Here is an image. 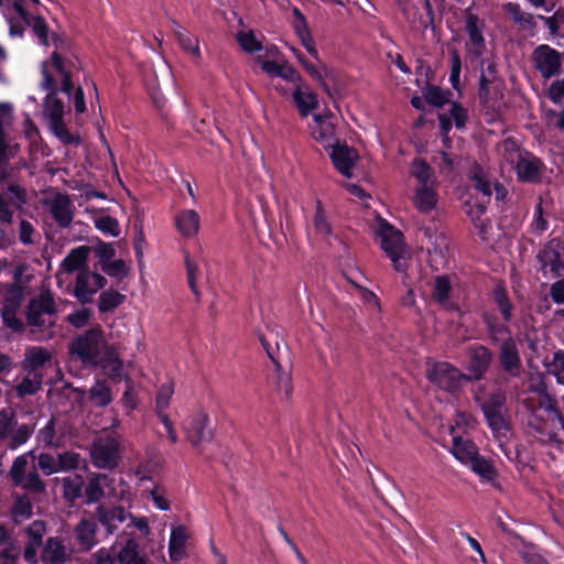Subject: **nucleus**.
Here are the masks:
<instances>
[{"label": "nucleus", "instance_id": "16", "mask_svg": "<svg viewBox=\"0 0 564 564\" xmlns=\"http://www.w3.org/2000/svg\"><path fill=\"white\" fill-rule=\"evenodd\" d=\"M254 61L260 64L261 69L270 77H280L286 82L293 83L294 86L303 83L301 74L288 64L280 65L274 61L263 59L260 55L257 56Z\"/></svg>", "mask_w": 564, "mask_h": 564}, {"label": "nucleus", "instance_id": "60", "mask_svg": "<svg viewBox=\"0 0 564 564\" xmlns=\"http://www.w3.org/2000/svg\"><path fill=\"white\" fill-rule=\"evenodd\" d=\"M425 101L435 107H442L447 102L444 91L435 85H429L424 93Z\"/></svg>", "mask_w": 564, "mask_h": 564}, {"label": "nucleus", "instance_id": "54", "mask_svg": "<svg viewBox=\"0 0 564 564\" xmlns=\"http://www.w3.org/2000/svg\"><path fill=\"white\" fill-rule=\"evenodd\" d=\"M18 422L14 419L13 413L7 409L0 410V442H6L11 435V432Z\"/></svg>", "mask_w": 564, "mask_h": 564}, {"label": "nucleus", "instance_id": "22", "mask_svg": "<svg viewBox=\"0 0 564 564\" xmlns=\"http://www.w3.org/2000/svg\"><path fill=\"white\" fill-rule=\"evenodd\" d=\"M315 126L312 128V137L315 141L323 144L325 149L334 145L336 141L335 131L336 127L328 120L327 116L317 113L313 116Z\"/></svg>", "mask_w": 564, "mask_h": 564}, {"label": "nucleus", "instance_id": "52", "mask_svg": "<svg viewBox=\"0 0 564 564\" xmlns=\"http://www.w3.org/2000/svg\"><path fill=\"white\" fill-rule=\"evenodd\" d=\"M412 174L421 185H430L432 182V167L424 160L415 159L413 161Z\"/></svg>", "mask_w": 564, "mask_h": 564}, {"label": "nucleus", "instance_id": "25", "mask_svg": "<svg viewBox=\"0 0 564 564\" xmlns=\"http://www.w3.org/2000/svg\"><path fill=\"white\" fill-rule=\"evenodd\" d=\"M85 478L74 474L62 478V497L69 505L75 506L77 500L84 498Z\"/></svg>", "mask_w": 564, "mask_h": 564}, {"label": "nucleus", "instance_id": "10", "mask_svg": "<svg viewBox=\"0 0 564 564\" xmlns=\"http://www.w3.org/2000/svg\"><path fill=\"white\" fill-rule=\"evenodd\" d=\"M184 432L186 440L193 447H197L204 442H210L214 437V429L210 426L209 416L203 411L192 414L184 422Z\"/></svg>", "mask_w": 564, "mask_h": 564}, {"label": "nucleus", "instance_id": "12", "mask_svg": "<svg viewBox=\"0 0 564 564\" xmlns=\"http://www.w3.org/2000/svg\"><path fill=\"white\" fill-rule=\"evenodd\" d=\"M57 308L54 299L50 292L41 293L37 299H32L25 312L26 323L35 328H42L45 325L44 315H55Z\"/></svg>", "mask_w": 564, "mask_h": 564}, {"label": "nucleus", "instance_id": "21", "mask_svg": "<svg viewBox=\"0 0 564 564\" xmlns=\"http://www.w3.org/2000/svg\"><path fill=\"white\" fill-rule=\"evenodd\" d=\"M328 149L332 150L329 156L335 169L341 175L349 177L356 160L354 150L347 144H340L338 141Z\"/></svg>", "mask_w": 564, "mask_h": 564}, {"label": "nucleus", "instance_id": "33", "mask_svg": "<svg viewBox=\"0 0 564 564\" xmlns=\"http://www.w3.org/2000/svg\"><path fill=\"white\" fill-rule=\"evenodd\" d=\"M90 248L88 246H79L69 251L65 259L61 263L63 271L67 273L80 270L86 265L87 258L89 256Z\"/></svg>", "mask_w": 564, "mask_h": 564}, {"label": "nucleus", "instance_id": "30", "mask_svg": "<svg viewBox=\"0 0 564 564\" xmlns=\"http://www.w3.org/2000/svg\"><path fill=\"white\" fill-rule=\"evenodd\" d=\"M260 341L264 350L267 351L269 358L273 361L275 366V376H276V388L280 392H283L285 398L289 399L292 393V379L289 372L283 371L281 369V365L275 360L271 346L268 340L260 336Z\"/></svg>", "mask_w": 564, "mask_h": 564}, {"label": "nucleus", "instance_id": "53", "mask_svg": "<svg viewBox=\"0 0 564 564\" xmlns=\"http://www.w3.org/2000/svg\"><path fill=\"white\" fill-rule=\"evenodd\" d=\"M95 227L106 235L118 237L120 235V225L117 218L109 215L100 216L94 221Z\"/></svg>", "mask_w": 564, "mask_h": 564}, {"label": "nucleus", "instance_id": "7", "mask_svg": "<svg viewBox=\"0 0 564 564\" xmlns=\"http://www.w3.org/2000/svg\"><path fill=\"white\" fill-rule=\"evenodd\" d=\"M468 364L466 367L468 382L480 381L485 378L494 360V352L482 344L469 345L466 349Z\"/></svg>", "mask_w": 564, "mask_h": 564}, {"label": "nucleus", "instance_id": "50", "mask_svg": "<svg viewBox=\"0 0 564 564\" xmlns=\"http://www.w3.org/2000/svg\"><path fill=\"white\" fill-rule=\"evenodd\" d=\"M42 384V375L34 373L33 377L30 375L22 379V381L17 386V393L19 397H26L35 394Z\"/></svg>", "mask_w": 564, "mask_h": 564}, {"label": "nucleus", "instance_id": "19", "mask_svg": "<svg viewBox=\"0 0 564 564\" xmlns=\"http://www.w3.org/2000/svg\"><path fill=\"white\" fill-rule=\"evenodd\" d=\"M452 284L447 274L436 275L434 278L431 296L441 307L446 311H455L462 314L457 304L449 303Z\"/></svg>", "mask_w": 564, "mask_h": 564}, {"label": "nucleus", "instance_id": "36", "mask_svg": "<svg viewBox=\"0 0 564 564\" xmlns=\"http://www.w3.org/2000/svg\"><path fill=\"white\" fill-rule=\"evenodd\" d=\"M480 317L490 339L497 340L499 335H510L508 323H501L495 313L485 311Z\"/></svg>", "mask_w": 564, "mask_h": 564}, {"label": "nucleus", "instance_id": "51", "mask_svg": "<svg viewBox=\"0 0 564 564\" xmlns=\"http://www.w3.org/2000/svg\"><path fill=\"white\" fill-rule=\"evenodd\" d=\"M101 270L110 278L123 280L128 276L129 268L122 259L109 260L100 265Z\"/></svg>", "mask_w": 564, "mask_h": 564}, {"label": "nucleus", "instance_id": "8", "mask_svg": "<svg viewBox=\"0 0 564 564\" xmlns=\"http://www.w3.org/2000/svg\"><path fill=\"white\" fill-rule=\"evenodd\" d=\"M485 23L470 9L465 10V30L468 34V41L465 43V50L471 62L482 57L486 51V41L482 34Z\"/></svg>", "mask_w": 564, "mask_h": 564}, {"label": "nucleus", "instance_id": "15", "mask_svg": "<svg viewBox=\"0 0 564 564\" xmlns=\"http://www.w3.org/2000/svg\"><path fill=\"white\" fill-rule=\"evenodd\" d=\"M95 518L105 528L107 534H113L127 519V512L121 506L99 503L95 509Z\"/></svg>", "mask_w": 564, "mask_h": 564}, {"label": "nucleus", "instance_id": "13", "mask_svg": "<svg viewBox=\"0 0 564 564\" xmlns=\"http://www.w3.org/2000/svg\"><path fill=\"white\" fill-rule=\"evenodd\" d=\"M498 359L501 369L510 377H519L522 371V361L520 358L518 345L512 337L505 339L498 351Z\"/></svg>", "mask_w": 564, "mask_h": 564}, {"label": "nucleus", "instance_id": "29", "mask_svg": "<svg viewBox=\"0 0 564 564\" xmlns=\"http://www.w3.org/2000/svg\"><path fill=\"white\" fill-rule=\"evenodd\" d=\"M118 564H148L147 556L141 554L135 539H128L116 555Z\"/></svg>", "mask_w": 564, "mask_h": 564}, {"label": "nucleus", "instance_id": "14", "mask_svg": "<svg viewBox=\"0 0 564 564\" xmlns=\"http://www.w3.org/2000/svg\"><path fill=\"white\" fill-rule=\"evenodd\" d=\"M514 169L520 182L534 184L540 182L545 165L541 159L532 153L525 152V154L519 155Z\"/></svg>", "mask_w": 564, "mask_h": 564}, {"label": "nucleus", "instance_id": "57", "mask_svg": "<svg viewBox=\"0 0 564 564\" xmlns=\"http://www.w3.org/2000/svg\"><path fill=\"white\" fill-rule=\"evenodd\" d=\"M480 59V76L482 86L485 87L488 79L490 80H503L499 77L496 63L489 58H479Z\"/></svg>", "mask_w": 564, "mask_h": 564}, {"label": "nucleus", "instance_id": "45", "mask_svg": "<svg viewBox=\"0 0 564 564\" xmlns=\"http://www.w3.org/2000/svg\"><path fill=\"white\" fill-rule=\"evenodd\" d=\"M24 24L32 29L41 45L48 46V25L43 17L32 14Z\"/></svg>", "mask_w": 564, "mask_h": 564}, {"label": "nucleus", "instance_id": "62", "mask_svg": "<svg viewBox=\"0 0 564 564\" xmlns=\"http://www.w3.org/2000/svg\"><path fill=\"white\" fill-rule=\"evenodd\" d=\"M91 317V311L86 307L78 308L68 314L66 321L75 328L85 327Z\"/></svg>", "mask_w": 564, "mask_h": 564}, {"label": "nucleus", "instance_id": "49", "mask_svg": "<svg viewBox=\"0 0 564 564\" xmlns=\"http://www.w3.org/2000/svg\"><path fill=\"white\" fill-rule=\"evenodd\" d=\"M313 226L316 234L328 237L333 232L332 225L326 216L325 209L321 200L316 202V210L313 219Z\"/></svg>", "mask_w": 564, "mask_h": 564}, {"label": "nucleus", "instance_id": "24", "mask_svg": "<svg viewBox=\"0 0 564 564\" xmlns=\"http://www.w3.org/2000/svg\"><path fill=\"white\" fill-rule=\"evenodd\" d=\"M200 217L194 209H184L176 214L175 226L182 237L189 239L198 234Z\"/></svg>", "mask_w": 564, "mask_h": 564}, {"label": "nucleus", "instance_id": "43", "mask_svg": "<svg viewBox=\"0 0 564 564\" xmlns=\"http://www.w3.org/2000/svg\"><path fill=\"white\" fill-rule=\"evenodd\" d=\"M34 433V425L21 424L13 427L6 445L10 449H17L25 444Z\"/></svg>", "mask_w": 564, "mask_h": 564}, {"label": "nucleus", "instance_id": "20", "mask_svg": "<svg viewBox=\"0 0 564 564\" xmlns=\"http://www.w3.org/2000/svg\"><path fill=\"white\" fill-rule=\"evenodd\" d=\"M478 98L482 108L495 110L503 98V80L488 79L484 87L481 78H479Z\"/></svg>", "mask_w": 564, "mask_h": 564}, {"label": "nucleus", "instance_id": "28", "mask_svg": "<svg viewBox=\"0 0 564 564\" xmlns=\"http://www.w3.org/2000/svg\"><path fill=\"white\" fill-rule=\"evenodd\" d=\"M52 359L51 352L41 346H35L26 349L24 359L22 361V368L29 373L36 372V370L43 368Z\"/></svg>", "mask_w": 564, "mask_h": 564}, {"label": "nucleus", "instance_id": "37", "mask_svg": "<svg viewBox=\"0 0 564 564\" xmlns=\"http://www.w3.org/2000/svg\"><path fill=\"white\" fill-rule=\"evenodd\" d=\"M51 61L54 69L63 76L59 90L70 99L76 89L72 80L70 72L65 68L63 57L59 53L53 52L51 55Z\"/></svg>", "mask_w": 564, "mask_h": 564}, {"label": "nucleus", "instance_id": "56", "mask_svg": "<svg viewBox=\"0 0 564 564\" xmlns=\"http://www.w3.org/2000/svg\"><path fill=\"white\" fill-rule=\"evenodd\" d=\"M451 73H449V83L452 87L456 90L460 88V72H462V59L457 52V50L453 48L451 51Z\"/></svg>", "mask_w": 564, "mask_h": 564}, {"label": "nucleus", "instance_id": "32", "mask_svg": "<svg viewBox=\"0 0 564 564\" xmlns=\"http://www.w3.org/2000/svg\"><path fill=\"white\" fill-rule=\"evenodd\" d=\"M187 540L186 529L182 525L171 531L169 541V555L172 562H180L185 555V543Z\"/></svg>", "mask_w": 564, "mask_h": 564}, {"label": "nucleus", "instance_id": "1", "mask_svg": "<svg viewBox=\"0 0 564 564\" xmlns=\"http://www.w3.org/2000/svg\"><path fill=\"white\" fill-rule=\"evenodd\" d=\"M68 355L83 368H104L106 361L113 359L115 347L107 341L101 326L96 325L70 339Z\"/></svg>", "mask_w": 564, "mask_h": 564}, {"label": "nucleus", "instance_id": "55", "mask_svg": "<svg viewBox=\"0 0 564 564\" xmlns=\"http://www.w3.org/2000/svg\"><path fill=\"white\" fill-rule=\"evenodd\" d=\"M80 463V455L74 452H64L57 455L58 471L77 469Z\"/></svg>", "mask_w": 564, "mask_h": 564}, {"label": "nucleus", "instance_id": "18", "mask_svg": "<svg viewBox=\"0 0 564 564\" xmlns=\"http://www.w3.org/2000/svg\"><path fill=\"white\" fill-rule=\"evenodd\" d=\"M109 480L106 474L90 473L87 482L85 481L83 503L86 506L99 503L105 497V486Z\"/></svg>", "mask_w": 564, "mask_h": 564}, {"label": "nucleus", "instance_id": "2", "mask_svg": "<svg viewBox=\"0 0 564 564\" xmlns=\"http://www.w3.org/2000/svg\"><path fill=\"white\" fill-rule=\"evenodd\" d=\"M35 459L34 449L15 457L9 470V477L13 486L33 495H41L45 492L46 485L37 473Z\"/></svg>", "mask_w": 564, "mask_h": 564}, {"label": "nucleus", "instance_id": "4", "mask_svg": "<svg viewBox=\"0 0 564 564\" xmlns=\"http://www.w3.org/2000/svg\"><path fill=\"white\" fill-rule=\"evenodd\" d=\"M426 378L433 386L449 394H458L468 382L465 373L447 361L434 362L427 368Z\"/></svg>", "mask_w": 564, "mask_h": 564}, {"label": "nucleus", "instance_id": "59", "mask_svg": "<svg viewBox=\"0 0 564 564\" xmlns=\"http://www.w3.org/2000/svg\"><path fill=\"white\" fill-rule=\"evenodd\" d=\"M45 533V524L42 521H34L26 528V538L28 541L25 543L41 546L43 542V536Z\"/></svg>", "mask_w": 564, "mask_h": 564}, {"label": "nucleus", "instance_id": "61", "mask_svg": "<svg viewBox=\"0 0 564 564\" xmlns=\"http://www.w3.org/2000/svg\"><path fill=\"white\" fill-rule=\"evenodd\" d=\"M36 440L40 444H43L44 446H53L55 445V419L52 417L48 420V422L45 424L44 427H42L36 435Z\"/></svg>", "mask_w": 564, "mask_h": 564}, {"label": "nucleus", "instance_id": "6", "mask_svg": "<svg viewBox=\"0 0 564 564\" xmlns=\"http://www.w3.org/2000/svg\"><path fill=\"white\" fill-rule=\"evenodd\" d=\"M380 246L393 263L398 272H405L408 263L404 259L403 235L389 223L380 225L378 230Z\"/></svg>", "mask_w": 564, "mask_h": 564}, {"label": "nucleus", "instance_id": "42", "mask_svg": "<svg viewBox=\"0 0 564 564\" xmlns=\"http://www.w3.org/2000/svg\"><path fill=\"white\" fill-rule=\"evenodd\" d=\"M503 9L512 17L514 23L520 24L522 29L532 30L535 28L533 14L523 12L519 3L509 2L505 4Z\"/></svg>", "mask_w": 564, "mask_h": 564}, {"label": "nucleus", "instance_id": "34", "mask_svg": "<svg viewBox=\"0 0 564 564\" xmlns=\"http://www.w3.org/2000/svg\"><path fill=\"white\" fill-rule=\"evenodd\" d=\"M452 454L464 465H467L478 452V447L470 440L453 436Z\"/></svg>", "mask_w": 564, "mask_h": 564}, {"label": "nucleus", "instance_id": "23", "mask_svg": "<svg viewBox=\"0 0 564 564\" xmlns=\"http://www.w3.org/2000/svg\"><path fill=\"white\" fill-rule=\"evenodd\" d=\"M50 212L61 228H68L74 218V205L68 196L58 195L52 202Z\"/></svg>", "mask_w": 564, "mask_h": 564}, {"label": "nucleus", "instance_id": "46", "mask_svg": "<svg viewBox=\"0 0 564 564\" xmlns=\"http://www.w3.org/2000/svg\"><path fill=\"white\" fill-rule=\"evenodd\" d=\"M174 34L177 40V43L184 51L191 52L194 55L199 54L198 40L196 36H194L192 33H189L187 30H185L178 24L174 30Z\"/></svg>", "mask_w": 564, "mask_h": 564}, {"label": "nucleus", "instance_id": "11", "mask_svg": "<svg viewBox=\"0 0 564 564\" xmlns=\"http://www.w3.org/2000/svg\"><path fill=\"white\" fill-rule=\"evenodd\" d=\"M90 456L97 468L112 469L119 463V444L111 437L99 438L91 445Z\"/></svg>", "mask_w": 564, "mask_h": 564}, {"label": "nucleus", "instance_id": "5", "mask_svg": "<svg viewBox=\"0 0 564 564\" xmlns=\"http://www.w3.org/2000/svg\"><path fill=\"white\" fill-rule=\"evenodd\" d=\"M44 113L53 134L65 145H78L80 137L73 134L64 122V102L56 96H46L44 99Z\"/></svg>", "mask_w": 564, "mask_h": 564}, {"label": "nucleus", "instance_id": "63", "mask_svg": "<svg viewBox=\"0 0 564 564\" xmlns=\"http://www.w3.org/2000/svg\"><path fill=\"white\" fill-rule=\"evenodd\" d=\"M37 460V467L46 475H53L55 473H58L57 468V459L53 457V455L48 453H41L39 456H36Z\"/></svg>", "mask_w": 564, "mask_h": 564}, {"label": "nucleus", "instance_id": "41", "mask_svg": "<svg viewBox=\"0 0 564 564\" xmlns=\"http://www.w3.org/2000/svg\"><path fill=\"white\" fill-rule=\"evenodd\" d=\"M126 296L118 291L108 290L100 293L98 299V311L102 314L112 312L120 306Z\"/></svg>", "mask_w": 564, "mask_h": 564}, {"label": "nucleus", "instance_id": "39", "mask_svg": "<svg viewBox=\"0 0 564 564\" xmlns=\"http://www.w3.org/2000/svg\"><path fill=\"white\" fill-rule=\"evenodd\" d=\"M471 471L477 474L480 478L491 481L497 476L495 467L491 460L481 456L479 453L473 457V459L467 464Z\"/></svg>", "mask_w": 564, "mask_h": 564}, {"label": "nucleus", "instance_id": "58", "mask_svg": "<svg viewBox=\"0 0 564 564\" xmlns=\"http://www.w3.org/2000/svg\"><path fill=\"white\" fill-rule=\"evenodd\" d=\"M3 324L14 333H23L24 324L17 316L15 310L6 306L1 312Z\"/></svg>", "mask_w": 564, "mask_h": 564}, {"label": "nucleus", "instance_id": "35", "mask_svg": "<svg viewBox=\"0 0 564 564\" xmlns=\"http://www.w3.org/2000/svg\"><path fill=\"white\" fill-rule=\"evenodd\" d=\"M437 202L436 193L430 185H420L416 188L414 205L421 213H429L435 208Z\"/></svg>", "mask_w": 564, "mask_h": 564}, {"label": "nucleus", "instance_id": "9", "mask_svg": "<svg viewBox=\"0 0 564 564\" xmlns=\"http://www.w3.org/2000/svg\"><path fill=\"white\" fill-rule=\"evenodd\" d=\"M534 68L544 79H550L560 74L562 67V54L547 44L538 45L531 55Z\"/></svg>", "mask_w": 564, "mask_h": 564}, {"label": "nucleus", "instance_id": "17", "mask_svg": "<svg viewBox=\"0 0 564 564\" xmlns=\"http://www.w3.org/2000/svg\"><path fill=\"white\" fill-rule=\"evenodd\" d=\"M292 99L301 118H306L319 107L317 95L303 83L294 86Z\"/></svg>", "mask_w": 564, "mask_h": 564}, {"label": "nucleus", "instance_id": "47", "mask_svg": "<svg viewBox=\"0 0 564 564\" xmlns=\"http://www.w3.org/2000/svg\"><path fill=\"white\" fill-rule=\"evenodd\" d=\"M89 399L97 406H107L112 400L110 388L106 382L97 381L96 384L90 388Z\"/></svg>", "mask_w": 564, "mask_h": 564}, {"label": "nucleus", "instance_id": "27", "mask_svg": "<svg viewBox=\"0 0 564 564\" xmlns=\"http://www.w3.org/2000/svg\"><path fill=\"white\" fill-rule=\"evenodd\" d=\"M75 538L83 551H89L97 544V523L82 519L75 527Z\"/></svg>", "mask_w": 564, "mask_h": 564}, {"label": "nucleus", "instance_id": "31", "mask_svg": "<svg viewBox=\"0 0 564 564\" xmlns=\"http://www.w3.org/2000/svg\"><path fill=\"white\" fill-rule=\"evenodd\" d=\"M41 558L44 564H64L66 554L63 542L58 538H48L43 546Z\"/></svg>", "mask_w": 564, "mask_h": 564}, {"label": "nucleus", "instance_id": "38", "mask_svg": "<svg viewBox=\"0 0 564 564\" xmlns=\"http://www.w3.org/2000/svg\"><path fill=\"white\" fill-rule=\"evenodd\" d=\"M19 550L12 544L3 525L0 524V564H15Z\"/></svg>", "mask_w": 564, "mask_h": 564}, {"label": "nucleus", "instance_id": "48", "mask_svg": "<svg viewBox=\"0 0 564 564\" xmlns=\"http://www.w3.org/2000/svg\"><path fill=\"white\" fill-rule=\"evenodd\" d=\"M236 41L241 47V50L246 53L253 54L256 52H260L263 46L262 42L259 41L253 31H239L236 34Z\"/></svg>", "mask_w": 564, "mask_h": 564}, {"label": "nucleus", "instance_id": "26", "mask_svg": "<svg viewBox=\"0 0 564 564\" xmlns=\"http://www.w3.org/2000/svg\"><path fill=\"white\" fill-rule=\"evenodd\" d=\"M491 300L505 323L513 319L514 304L512 303L503 282L496 284L491 291Z\"/></svg>", "mask_w": 564, "mask_h": 564}, {"label": "nucleus", "instance_id": "3", "mask_svg": "<svg viewBox=\"0 0 564 564\" xmlns=\"http://www.w3.org/2000/svg\"><path fill=\"white\" fill-rule=\"evenodd\" d=\"M480 410L494 437L507 438L511 431V422L508 416L506 394L500 390L489 393L480 403Z\"/></svg>", "mask_w": 564, "mask_h": 564}, {"label": "nucleus", "instance_id": "40", "mask_svg": "<svg viewBox=\"0 0 564 564\" xmlns=\"http://www.w3.org/2000/svg\"><path fill=\"white\" fill-rule=\"evenodd\" d=\"M90 274L86 271H80L76 278L74 295L82 304L91 303L93 295L96 293V289L89 288Z\"/></svg>", "mask_w": 564, "mask_h": 564}, {"label": "nucleus", "instance_id": "64", "mask_svg": "<svg viewBox=\"0 0 564 564\" xmlns=\"http://www.w3.org/2000/svg\"><path fill=\"white\" fill-rule=\"evenodd\" d=\"M7 191L10 194V204L15 208H21L26 203V191L19 184H9Z\"/></svg>", "mask_w": 564, "mask_h": 564}, {"label": "nucleus", "instance_id": "44", "mask_svg": "<svg viewBox=\"0 0 564 564\" xmlns=\"http://www.w3.org/2000/svg\"><path fill=\"white\" fill-rule=\"evenodd\" d=\"M536 258L542 268L550 267L552 273H554L556 276L561 275V270L564 269V264L557 250H543L538 254Z\"/></svg>", "mask_w": 564, "mask_h": 564}]
</instances>
